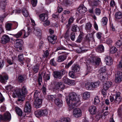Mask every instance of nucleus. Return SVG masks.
<instances>
[{"mask_svg":"<svg viewBox=\"0 0 122 122\" xmlns=\"http://www.w3.org/2000/svg\"><path fill=\"white\" fill-rule=\"evenodd\" d=\"M69 30L68 29L66 31V32L64 34V37L65 39L69 37Z\"/></svg>","mask_w":122,"mask_h":122,"instance_id":"obj_56","label":"nucleus"},{"mask_svg":"<svg viewBox=\"0 0 122 122\" xmlns=\"http://www.w3.org/2000/svg\"><path fill=\"white\" fill-rule=\"evenodd\" d=\"M61 122H70L71 119L69 117L63 118L61 119Z\"/></svg>","mask_w":122,"mask_h":122,"instance_id":"obj_40","label":"nucleus"},{"mask_svg":"<svg viewBox=\"0 0 122 122\" xmlns=\"http://www.w3.org/2000/svg\"><path fill=\"white\" fill-rule=\"evenodd\" d=\"M92 25L90 23H86L85 25V29L87 31L90 32L91 30Z\"/></svg>","mask_w":122,"mask_h":122,"instance_id":"obj_27","label":"nucleus"},{"mask_svg":"<svg viewBox=\"0 0 122 122\" xmlns=\"http://www.w3.org/2000/svg\"><path fill=\"white\" fill-rule=\"evenodd\" d=\"M82 112L81 110L78 108H76L74 109L73 115L74 117L77 118L80 117L81 115Z\"/></svg>","mask_w":122,"mask_h":122,"instance_id":"obj_6","label":"nucleus"},{"mask_svg":"<svg viewBox=\"0 0 122 122\" xmlns=\"http://www.w3.org/2000/svg\"><path fill=\"white\" fill-rule=\"evenodd\" d=\"M50 64L52 66H55L56 64L55 62L54 59H51L50 61Z\"/></svg>","mask_w":122,"mask_h":122,"instance_id":"obj_59","label":"nucleus"},{"mask_svg":"<svg viewBox=\"0 0 122 122\" xmlns=\"http://www.w3.org/2000/svg\"><path fill=\"white\" fill-rule=\"evenodd\" d=\"M122 17V13L120 12H117L115 14V17L116 19H119Z\"/></svg>","mask_w":122,"mask_h":122,"instance_id":"obj_32","label":"nucleus"},{"mask_svg":"<svg viewBox=\"0 0 122 122\" xmlns=\"http://www.w3.org/2000/svg\"><path fill=\"white\" fill-rule=\"evenodd\" d=\"M94 12L97 15H99L101 13V10L99 8H97L95 9Z\"/></svg>","mask_w":122,"mask_h":122,"instance_id":"obj_43","label":"nucleus"},{"mask_svg":"<svg viewBox=\"0 0 122 122\" xmlns=\"http://www.w3.org/2000/svg\"><path fill=\"white\" fill-rule=\"evenodd\" d=\"M15 111L17 114L19 116H22V112L21 110L19 107H17L15 108Z\"/></svg>","mask_w":122,"mask_h":122,"instance_id":"obj_36","label":"nucleus"},{"mask_svg":"<svg viewBox=\"0 0 122 122\" xmlns=\"http://www.w3.org/2000/svg\"><path fill=\"white\" fill-rule=\"evenodd\" d=\"M55 104L57 106L61 107L62 105V100L58 98H56L54 101Z\"/></svg>","mask_w":122,"mask_h":122,"instance_id":"obj_21","label":"nucleus"},{"mask_svg":"<svg viewBox=\"0 0 122 122\" xmlns=\"http://www.w3.org/2000/svg\"><path fill=\"white\" fill-rule=\"evenodd\" d=\"M24 111L27 114L29 113L31 111V104L29 102H27L25 105Z\"/></svg>","mask_w":122,"mask_h":122,"instance_id":"obj_10","label":"nucleus"},{"mask_svg":"<svg viewBox=\"0 0 122 122\" xmlns=\"http://www.w3.org/2000/svg\"><path fill=\"white\" fill-rule=\"evenodd\" d=\"M100 0H94L92 3L93 6H97L99 5L101 3Z\"/></svg>","mask_w":122,"mask_h":122,"instance_id":"obj_33","label":"nucleus"},{"mask_svg":"<svg viewBox=\"0 0 122 122\" xmlns=\"http://www.w3.org/2000/svg\"><path fill=\"white\" fill-rule=\"evenodd\" d=\"M92 83L94 89L95 88L99 86L100 83L99 81H97L95 82H92Z\"/></svg>","mask_w":122,"mask_h":122,"instance_id":"obj_42","label":"nucleus"},{"mask_svg":"<svg viewBox=\"0 0 122 122\" xmlns=\"http://www.w3.org/2000/svg\"><path fill=\"white\" fill-rule=\"evenodd\" d=\"M42 75L44 79L46 80H48L50 79V74H47L45 72H43Z\"/></svg>","mask_w":122,"mask_h":122,"instance_id":"obj_24","label":"nucleus"},{"mask_svg":"<svg viewBox=\"0 0 122 122\" xmlns=\"http://www.w3.org/2000/svg\"><path fill=\"white\" fill-rule=\"evenodd\" d=\"M107 19L106 17H104L102 18V22L103 25H106L107 24Z\"/></svg>","mask_w":122,"mask_h":122,"instance_id":"obj_44","label":"nucleus"},{"mask_svg":"<svg viewBox=\"0 0 122 122\" xmlns=\"http://www.w3.org/2000/svg\"><path fill=\"white\" fill-rule=\"evenodd\" d=\"M117 51V48L114 46H113L110 48V53L113 54L115 53Z\"/></svg>","mask_w":122,"mask_h":122,"instance_id":"obj_39","label":"nucleus"},{"mask_svg":"<svg viewBox=\"0 0 122 122\" xmlns=\"http://www.w3.org/2000/svg\"><path fill=\"white\" fill-rule=\"evenodd\" d=\"M107 90L104 89L103 88L101 90V93L102 94L103 97H105L106 96Z\"/></svg>","mask_w":122,"mask_h":122,"instance_id":"obj_48","label":"nucleus"},{"mask_svg":"<svg viewBox=\"0 0 122 122\" xmlns=\"http://www.w3.org/2000/svg\"><path fill=\"white\" fill-rule=\"evenodd\" d=\"M122 81V73L118 71L115 75V81L117 83H119Z\"/></svg>","mask_w":122,"mask_h":122,"instance_id":"obj_7","label":"nucleus"},{"mask_svg":"<svg viewBox=\"0 0 122 122\" xmlns=\"http://www.w3.org/2000/svg\"><path fill=\"white\" fill-rule=\"evenodd\" d=\"M80 97V95H78L74 92L70 93L66 97V101L70 110L73 109L74 107L76 106V103L79 101Z\"/></svg>","mask_w":122,"mask_h":122,"instance_id":"obj_1","label":"nucleus"},{"mask_svg":"<svg viewBox=\"0 0 122 122\" xmlns=\"http://www.w3.org/2000/svg\"><path fill=\"white\" fill-rule=\"evenodd\" d=\"M39 69L38 66L37 65L34 66L33 68V71L35 73L38 72Z\"/></svg>","mask_w":122,"mask_h":122,"instance_id":"obj_53","label":"nucleus"},{"mask_svg":"<svg viewBox=\"0 0 122 122\" xmlns=\"http://www.w3.org/2000/svg\"><path fill=\"white\" fill-rule=\"evenodd\" d=\"M67 55L66 53H65L64 55L59 56L57 58V61L59 62L63 61L66 59Z\"/></svg>","mask_w":122,"mask_h":122,"instance_id":"obj_11","label":"nucleus"},{"mask_svg":"<svg viewBox=\"0 0 122 122\" xmlns=\"http://www.w3.org/2000/svg\"><path fill=\"white\" fill-rule=\"evenodd\" d=\"M31 33V30L30 27L28 28V31L27 32H25L24 30V33H23V37L25 38L28 37Z\"/></svg>","mask_w":122,"mask_h":122,"instance_id":"obj_29","label":"nucleus"},{"mask_svg":"<svg viewBox=\"0 0 122 122\" xmlns=\"http://www.w3.org/2000/svg\"><path fill=\"white\" fill-rule=\"evenodd\" d=\"M18 80L20 82H21L24 81V78L22 76L20 75L18 77Z\"/></svg>","mask_w":122,"mask_h":122,"instance_id":"obj_54","label":"nucleus"},{"mask_svg":"<svg viewBox=\"0 0 122 122\" xmlns=\"http://www.w3.org/2000/svg\"><path fill=\"white\" fill-rule=\"evenodd\" d=\"M92 82H88L86 84L85 87L87 90H91L93 89Z\"/></svg>","mask_w":122,"mask_h":122,"instance_id":"obj_25","label":"nucleus"},{"mask_svg":"<svg viewBox=\"0 0 122 122\" xmlns=\"http://www.w3.org/2000/svg\"><path fill=\"white\" fill-rule=\"evenodd\" d=\"M83 35L82 34H80L76 40V42L78 43L80 42L82 39Z\"/></svg>","mask_w":122,"mask_h":122,"instance_id":"obj_46","label":"nucleus"},{"mask_svg":"<svg viewBox=\"0 0 122 122\" xmlns=\"http://www.w3.org/2000/svg\"><path fill=\"white\" fill-rule=\"evenodd\" d=\"M116 44L117 47H119L122 45V41L118 40L116 43Z\"/></svg>","mask_w":122,"mask_h":122,"instance_id":"obj_55","label":"nucleus"},{"mask_svg":"<svg viewBox=\"0 0 122 122\" xmlns=\"http://www.w3.org/2000/svg\"><path fill=\"white\" fill-rule=\"evenodd\" d=\"M66 48L63 46H61L57 47L56 51L61 50H66Z\"/></svg>","mask_w":122,"mask_h":122,"instance_id":"obj_50","label":"nucleus"},{"mask_svg":"<svg viewBox=\"0 0 122 122\" xmlns=\"http://www.w3.org/2000/svg\"><path fill=\"white\" fill-rule=\"evenodd\" d=\"M0 81L2 83H5L6 81L8 79L7 75H0Z\"/></svg>","mask_w":122,"mask_h":122,"instance_id":"obj_23","label":"nucleus"},{"mask_svg":"<svg viewBox=\"0 0 122 122\" xmlns=\"http://www.w3.org/2000/svg\"><path fill=\"white\" fill-rule=\"evenodd\" d=\"M22 94L19 90L16 91L14 92L12 95L14 98L18 97V101L22 102L24 100L25 95L27 93V91L26 87L23 86L22 89Z\"/></svg>","mask_w":122,"mask_h":122,"instance_id":"obj_2","label":"nucleus"},{"mask_svg":"<svg viewBox=\"0 0 122 122\" xmlns=\"http://www.w3.org/2000/svg\"><path fill=\"white\" fill-rule=\"evenodd\" d=\"M121 93L117 92L113 96H110L109 99L110 102H113L116 104H119L122 101V98L120 96Z\"/></svg>","mask_w":122,"mask_h":122,"instance_id":"obj_3","label":"nucleus"},{"mask_svg":"<svg viewBox=\"0 0 122 122\" xmlns=\"http://www.w3.org/2000/svg\"><path fill=\"white\" fill-rule=\"evenodd\" d=\"M92 70V67L90 66H87V71L85 75H87L89 73H91Z\"/></svg>","mask_w":122,"mask_h":122,"instance_id":"obj_38","label":"nucleus"},{"mask_svg":"<svg viewBox=\"0 0 122 122\" xmlns=\"http://www.w3.org/2000/svg\"><path fill=\"white\" fill-rule=\"evenodd\" d=\"M54 89L56 90L63 89L65 86L62 82L60 81H56L54 82Z\"/></svg>","mask_w":122,"mask_h":122,"instance_id":"obj_5","label":"nucleus"},{"mask_svg":"<svg viewBox=\"0 0 122 122\" xmlns=\"http://www.w3.org/2000/svg\"><path fill=\"white\" fill-rule=\"evenodd\" d=\"M37 0H31V4L33 7L36 6L37 3Z\"/></svg>","mask_w":122,"mask_h":122,"instance_id":"obj_51","label":"nucleus"},{"mask_svg":"<svg viewBox=\"0 0 122 122\" xmlns=\"http://www.w3.org/2000/svg\"><path fill=\"white\" fill-rule=\"evenodd\" d=\"M102 34L100 32H98L96 34L97 37L99 39H100L101 37Z\"/></svg>","mask_w":122,"mask_h":122,"instance_id":"obj_64","label":"nucleus"},{"mask_svg":"<svg viewBox=\"0 0 122 122\" xmlns=\"http://www.w3.org/2000/svg\"><path fill=\"white\" fill-rule=\"evenodd\" d=\"M22 41L21 39L16 40L14 45L15 47L16 48H20L22 46Z\"/></svg>","mask_w":122,"mask_h":122,"instance_id":"obj_15","label":"nucleus"},{"mask_svg":"<svg viewBox=\"0 0 122 122\" xmlns=\"http://www.w3.org/2000/svg\"><path fill=\"white\" fill-rule=\"evenodd\" d=\"M89 111L91 114H94L97 112V108L95 106H92L89 107Z\"/></svg>","mask_w":122,"mask_h":122,"instance_id":"obj_19","label":"nucleus"},{"mask_svg":"<svg viewBox=\"0 0 122 122\" xmlns=\"http://www.w3.org/2000/svg\"><path fill=\"white\" fill-rule=\"evenodd\" d=\"M106 64L108 65H111L113 63V62L112 58L109 56H107L105 59Z\"/></svg>","mask_w":122,"mask_h":122,"instance_id":"obj_14","label":"nucleus"},{"mask_svg":"<svg viewBox=\"0 0 122 122\" xmlns=\"http://www.w3.org/2000/svg\"><path fill=\"white\" fill-rule=\"evenodd\" d=\"M56 98V95H48L47 96V100L50 101H55Z\"/></svg>","mask_w":122,"mask_h":122,"instance_id":"obj_26","label":"nucleus"},{"mask_svg":"<svg viewBox=\"0 0 122 122\" xmlns=\"http://www.w3.org/2000/svg\"><path fill=\"white\" fill-rule=\"evenodd\" d=\"M96 51L100 53L104 51V47L102 45H100L96 48Z\"/></svg>","mask_w":122,"mask_h":122,"instance_id":"obj_28","label":"nucleus"},{"mask_svg":"<svg viewBox=\"0 0 122 122\" xmlns=\"http://www.w3.org/2000/svg\"><path fill=\"white\" fill-rule=\"evenodd\" d=\"M75 84V82L73 80L69 79L67 84L69 85H73Z\"/></svg>","mask_w":122,"mask_h":122,"instance_id":"obj_49","label":"nucleus"},{"mask_svg":"<svg viewBox=\"0 0 122 122\" xmlns=\"http://www.w3.org/2000/svg\"><path fill=\"white\" fill-rule=\"evenodd\" d=\"M69 80V79L67 78L66 76H65L63 77L62 79V81L64 82L67 84Z\"/></svg>","mask_w":122,"mask_h":122,"instance_id":"obj_47","label":"nucleus"},{"mask_svg":"<svg viewBox=\"0 0 122 122\" xmlns=\"http://www.w3.org/2000/svg\"><path fill=\"white\" fill-rule=\"evenodd\" d=\"M70 37L71 40L72 41H74L75 38V34L74 33L72 32L71 33Z\"/></svg>","mask_w":122,"mask_h":122,"instance_id":"obj_57","label":"nucleus"},{"mask_svg":"<svg viewBox=\"0 0 122 122\" xmlns=\"http://www.w3.org/2000/svg\"><path fill=\"white\" fill-rule=\"evenodd\" d=\"M112 83L111 82L107 81L103 85V88L105 90H107L111 86Z\"/></svg>","mask_w":122,"mask_h":122,"instance_id":"obj_22","label":"nucleus"},{"mask_svg":"<svg viewBox=\"0 0 122 122\" xmlns=\"http://www.w3.org/2000/svg\"><path fill=\"white\" fill-rule=\"evenodd\" d=\"M87 10L86 8L82 5H80L78 9L79 12L80 13H83L86 12Z\"/></svg>","mask_w":122,"mask_h":122,"instance_id":"obj_17","label":"nucleus"},{"mask_svg":"<svg viewBox=\"0 0 122 122\" xmlns=\"http://www.w3.org/2000/svg\"><path fill=\"white\" fill-rule=\"evenodd\" d=\"M48 113L47 110H42L41 109L38 110L35 112V114L36 116L37 117H40L42 116H46Z\"/></svg>","mask_w":122,"mask_h":122,"instance_id":"obj_4","label":"nucleus"},{"mask_svg":"<svg viewBox=\"0 0 122 122\" xmlns=\"http://www.w3.org/2000/svg\"><path fill=\"white\" fill-rule=\"evenodd\" d=\"M118 114L120 116H121L122 114V109L121 107H119L118 109Z\"/></svg>","mask_w":122,"mask_h":122,"instance_id":"obj_63","label":"nucleus"},{"mask_svg":"<svg viewBox=\"0 0 122 122\" xmlns=\"http://www.w3.org/2000/svg\"><path fill=\"white\" fill-rule=\"evenodd\" d=\"M62 4L64 5H66L69 4L70 1L68 0H64L62 2Z\"/></svg>","mask_w":122,"mask_h":122,"instance_id":"obj_52","label":"nucleus"},{"mask_svg":"<svg viewBox=\"0 0 122 122\" xmlns=\"http://www.w3.org/2000/svg\"><path fill=\"white\" fill-rule=\"evenodd\" d=\"M77 28H78V27L76 25H74L72 26L71 30L73 32L76 31Z\"/></svg>","mask_w":122,"mask_h":122,"instance_id":"obj_58","label":"nucleus"},{"mask_svg":"<svg viewBox=\"0 0 122 122\" xmlns=\"http://www.w3.org/2000/svg\"><path fill=\"white\" fill-rule=\"evenodd\" d=\"M18 58H19V61L20 62H22L21 63L23 64V61L24 60L23 55L22 54L19 55L18 56Z\"/></svg>","mask_w":122,"mask_h":122,"instance_id":"obj_45","label":"nucleus"},{"mask_svg":"<svg viewBox=\"0 0 122 122\" xmlns=\"http://www.w3.org/2000/svg\"><path fill=\"white\" fill-rule=\"evenodd\" d=\"M24 30H22L18 32L16 34H12V35L14 37L17 38H22L23 37V35L24 33Z\"/></svg>","mask_w":122,"mask_h":122,"instance_id":"obj_12","label":"nucleus"},{"mask_svg":"<svg viewBox=\"0 0 122 122\" xmlns=\"http://www.w3.org/2000/svg\"><path fill=\"white\" fill-rule=\"evenodd\" d=\"M96 64L97 65H99L101 63V60L99 58H97L96 60Z\"/></svg>","mask_w":122,"mask_h":122,"instance_id":"obj_61","label":"nucleus"},{"mask_svg":"<svg viewBox=\"0 0 122 122\" xmlns=\"http://www.w3.org/2000/svg\"><path fill=\"white\" fill-rule=\"evenodd\" d=\"M39 17L41 21H45L48 19L47 15L46 14H42L39 15Z\"/></svg>","mask_w":122,"mask_h":122,"instance_id":"obj_16","label":"nucleus"},{"mask_svg":"<svg viewBox=\"0 0 122 122\" xmlns=\"http://www.w3.org/2000/svg\"><path fill=\"white\" fill-rule=\"evenodd\" d=\"M56 39V37L54 35L49 36L48 37V40L49 41L50 43L53 44L55 43Z\"/></svg>","mask_w":122,"mask_h":122,"instance_id":"obj_20","label":"nucleus"},{"mask_svg":"<svg viewBox=\"0 0 122 122\" xmlns=\"http://www.w3.org/2000/svg\"><path fill=\"white\" fill-rule=\"evenodd\" d=\"M90 94L88 92H85L83 94V98L84 100H87L90 97Z\"/></svg>","mask_w":122,"mask_h":122,"instance_id":"obj_31","label":"nucleus"},{"mask_svg":"<svg viewBox=\"0 0 122 122\" xmlns=\"http://www.w3.org/2000/svg\"><path fill=\"white\" fill-rule=\"evenodd\" d=\"M10 41V38L7 35L4 34L1 37V42L2 44H5L9 42Z\"/></svg>","mask_w":122,"mask_h":122,"instance_id":"obj_8","label":"nucleus"},{"mask_svg":"<svg viewBox=\"0 0 122 122\" xmlns=\"http://www.w3.org/2000/svg\"><path fill=\"white\" fill-rule=\"evenodd\" d=\"M42 100V99L40 98L35 99L34 104L35 107L36 108L40 107L41 106Z\"/></svg>","mask_w":122,"mask_h":122,"instance_id":"obj_9","label":"nucleus"},{"mask_svg":"<svg viewBox=\"0 0 122 122\" xmlns=\"http://www.w3.org/2000/svg\"><path fill=\"white\" fill-rule=\"evenodd\" d=\"M40 96V92L38 90H36L34 95V97L35 99L39 98Z\"/></svg>","mask_w":122,"mask_h":122,"instance_id":"obj_30","label":"nucleus"},{"mask_svg":"<svg viewBox=\"0 0 122 122\" xmlns=\"http://www.w3.org/2000/svg\"><path fill=\"white\" fill-rule=\"evenodd\" d=\"M33 33L36 36H40L41 35V30L38 27H34Z\"/></svg>","mask_w":122,"mask_h":122,"instance_id":"obj_13","label":"nucleus"},{"mask_svg":"<svg viewBox=\"0 0 122 122\" xmlns=\"http://www.w3.org/2000/svg\"><path fill=\"white\" fill-rule=\"evenodd\" d=\"M74 71H70L69 73V76L72 78H73L74 77Z\"/></svg>","mask_w":122,"mask_h":122,"instance_id":"obj_62","label":"nucleus"},{"mask_svg":"<svg viewBox=\"0 0 122 122\" xmlns=\"http://www.w3.org/2000/svg\"><path fill=\"white\" fill-rule=\"evenodd\" d=\"M72 70L73 71L77 72L79 71L80 68L78 65H75L72 68Z\"/></svg>","mask_w":122,"mask_h":122,"instance_id":"obj_35","label":"nucleus"},{"mask_svg":"<svg viewBox=\"0 0 122 122\" xmlns=\"http://www.w3.org/2000/svg\"><path fill=\"white\" fill-rule=\"evenodd\" d=\"M100 102L99 97L98 96L94 98V102L95 105L98 104Z\"/></svg>","mask_w":122,"mask_h":122,"instance_id":"obj_37","label":"nucleus"},{"mask_svg":"<svg viewBox=\"0 0 122 122\" xmlns=\"http://www.w3.org/2000/svg\"><path fill=\"white\" fill-rule=\"evenodd\" d=\"M12 24L10 23H7L6 24L5 28L6 29L8 30H10L11 29Z\"/></svg>","mask_w":122,"mask_h":122,"instance_id":"obj_34","label":"nucleus"},{"mask_svg":"<svg viewBox=\"0 0 122 122\" xmlns=\"http://www.w3.org/2000/svg\"><path fill=\"white\" fill-rule=\"evenodd\" d=\"M53 75L55 78L61 79L62 78V76L61 73L59 71H54L53 72Z\"/></svg>","mask_w":122,"mask_h":122,"instance_id":"obj_18","label":"nucleus"},{"mask_svg":"<svg viewBox=\"0 0 122 122\" xmlns=\"http://www.w3.org/2000/svg\"><path fill=\"white\" fill-rule=\"evenodd\" d=\"M23 14L25 17H27L29 15V13L27 10L25 8H23L22 10Z\"/></svg>","mask_w":122,"mask_h":122,"instance_id":"obj_41","label":"nucleus"},{"mask_svg":"<svg viewBox=\"0 0 122 122\" xmlns=\"http://www.w3.org/2000/svg\"><path fill=\"white\" fill-rule=\"evenodd\" d=\"M107 43L108 45L111 44L112 42V41L110 38H107L106 40Z\"/></svg>","mask_w":122,"mask_h":122,"instance_id":"obj_60","label":"nucleus"}]
</instances>
